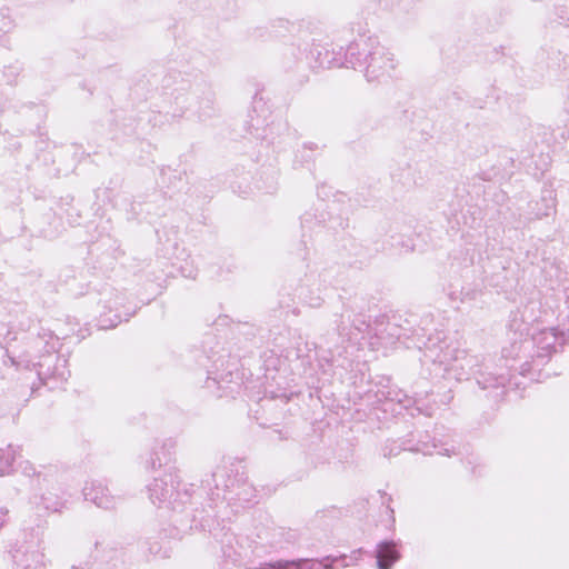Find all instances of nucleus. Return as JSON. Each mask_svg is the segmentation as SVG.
Listing matches in <instances>:
<instances>
[{"label":"nucleus","mask_w":569,"mask_h":569,"mask_svg":"<svg viewBox=\"0 0 569 569\" xmlns=\"http://www.w3.org/2000/svg\"><path fill=\"white\" fill-rule=\"evenodd\" d=\"M378 566L380 569H389L399 558L398 550L392 543H382L378 549Z\"/></svg>","instance_id":"f257e3e1"},{"label":"nucleus","mask_w":569,"mask_h":569,"mask_svg":"<svg viewBox=\"0 0 569 569\" xmlns=\"http://www.w3.org/2000/svg\"><path fill=\"white\" fill-rule=\"evenodd\" d=\"M286 569H320V563L310 560H302L289 563Z\"/></svg>","instance_id":"f03ea898"}]
</instances>
